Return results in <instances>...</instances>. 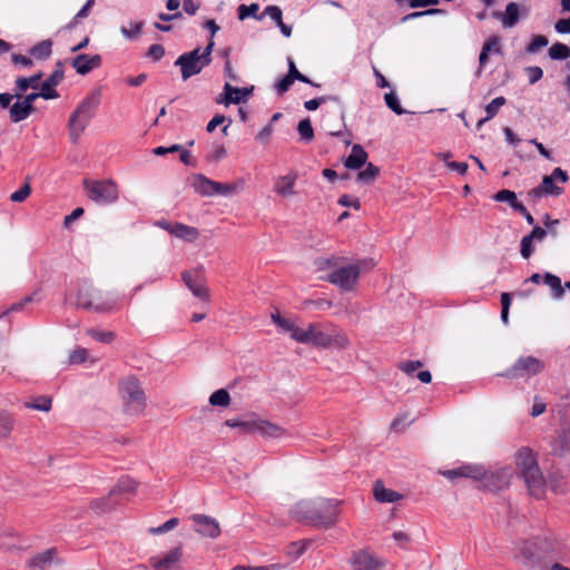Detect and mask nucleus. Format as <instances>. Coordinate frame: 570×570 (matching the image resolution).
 Segmentation results:
<instances>
[{
	"mask_svg": "<svg viewBox=\"0 0 570 570\" xmlns=\"http://www.w3.org/2000/svg\"><path fill=\"white\" fill-rule=\"evenodd\" d=\"M342 504L338 499L301 500L292 508L291 515L308 525L330 529L338 522Z\"/></svg>",
	"mask_w": 570,
	"mask_h": 570,
	"instance_id": "obj_1",
	"label": "nucleus"
},
{
	"mask_svg": "<svg viewBox=\"0 0 570 570\" xmlns=\"http://www.w3.org/2000/svg\"><path fill=\"white\" fill-rule=\"evenodd\" d=\"M314 264L317 271L327 273L322 279L335 285L342 292L356 289L361 274L360 262H348L345 257L333 255L320 257Z\"/></svg>",
	"mask_w": 570,
	"mask_h": 570,
	"instance_id": "obj_2",
	"label": "nucleus"
},
{
	"mask_svg": "<svg viewBox=\"0 0 570 570\" xmlns=\"http://www.w3.org/2000/svg\"><path fill=\"white\" fill-rule=\"evenodd\" d=\"M515 463L529 493L535 498L542 497L546 481L532 450L529 448L520 449L515 456Z\"/></svg>",
	"mask_w": 570,
	"mask_h": 570,
	"instance_id": "obj_3",
	"label": "nucleus"
},
{
	"mask_svg": "<svg viewBox=\"0 0 570 570\" xmlns=\"http://www.w3.org/2000/svg\"><path fill=\"white\" fill-rule=\"evenodd\" d=\"M100 101V94L95 91L88 95L72 111L68 120L70 141L76 145L95 116Z\"/></svg>",
	"mask_w": 570,
	"mask_h": 570,
	"instance_id": "obj_4",
	"label": "nucleus"
},
{
	"mask_svg": "<svg viewBox=\"0 0 570 570\" xmlns=\"http://www.w3.org/2000/svg\"><path fill=\"white\" fill-rule=\"evenodd\" d=\"M125 410L131 415H139L146 407V395L139 380L129 375L124 377L119 384Z\"/></svg>",
	"mask_w": 570,
	"mask_h": 570,
	"instance_id": "obj_5",
	"label": "nucleus"
},
{
	"mask_svg": "<svg viewBox=\"0 0 570 570\" xmlns=\"http://www.w3.org/2000/svg\"><path fill=\"white\" fill-rule=\"evenodd\" d=\"M77 305L95 313L107 314L116 308V299L100 289L83 286L77 294Z\"/></svg>",
	"mask_w": 570,
	"mask_h": 570,
	"instance_id": "obj_6",
	"label": "nucleus"
},
{
	"mask_svg": "<svg viewBox=\"0 0 570 570\" xmlns=\"http://www.w3.org/2000/svg\"><path fill=\"white\" fill-rule=\"evenodd\" d=\"M213 47L214 42L210 41L203 51H200V48H196L193 51L183 53L178 57L175 65L180 67L183 80H187L190 77L198 75L206 66L209 65Z\"/></svg>",
	"mask_w": 570,
	"mask_h": 570,
	"instance_id": "obj_7",
	"label": "nucleus"
},
{
	"mask_svg": "<svg viewBox=\"0 0 570 570\" xmlns=\"http://www.w3.org/2000/svg\"><path fill=\"white\" fill-rule=\"evenodd\" d=\"M82 185L86 190L87 197L96 204H114L117 202L119 197L118 186L111 179H83Z\"/></svg>",
	"mask_w": 570,
	"mask_h": 570,
	"instance_id": "obj_8",
	"label": "nucleus"
},
{
	"mask_svg": "<svg viewBox=\"0 0 570 570\" xmlns=\"http://www.w3.org/2000/svg\"><path fill=\"white\" fill-rule=\"evenodd\" d=\"M544 370V363L534 356H521L500 375L507 379H529Z\"/></svg>",
	"mask_w": 570,
	"mask_h": 570,
	"instance_id": "obj_9",
	"label": "nucleus"
},
{
	"mask_svg": "<svg viewBox=\"0 0 570 570\" xmlns=\"http://www.w3.org/2000/svg\"><path fill=\"white\" fill-rule=\"evenodd\" d=\"M348 562L353 570H383L386 566V560L368 549L354 551Z\"/></svg>",
	"mask_w": 570,
	"mask_h": 570,
	"instance_id": "obj_10",
	"label": "nucleus"
},
{
	"mask_svg": "<svg viewBox=\"0 0 570 570\" xmlns=\"http://www.w3.org/2000/svg\"><path fill=\"white\" fill-rule=\"evenodd\" d=\"M181 279L194 296L202 301L209 299V289L206 286L203 267L183 272Z\"/></svg>",
	"mask_w": 570,
	"mask_h": 570,
	"instance_id": "obj_11",
	"label": "nucleus"
},
{
	"mask_svg": "<svg viewBox=\"0 0 570 570\" xmlns=\"http://www.w3.org/2000/svg\"><path fill=\"white\" fill-rule=\"evenodd\" d=\"M183 556V548L178 546L164 554L151 557L149 566L153 570H181Z\"/></svg>",
	"mask_w": 570,
	"mask_h": 570,
	"instance_id": "obj_12",
	"label": "nucleus"
},
{
	"mask_svg": "<svg viewBox=\"0 0 570 570\" xmlns=\"http://www.w3.org/2000/svg\"><path fill=\"white\" fill-rule=\"evenodd\" d=\"M189 519L195 524L194 530L202 537L216 539L220 535V527L216 519L205 514H193Z\"/></svg>",
	"mask_w": 570,
	"mask_h": 570,
	"instance_id": "obj_13",
	"label": "nucleus"
},
{
	"mask_svg": "<svg viewBox=\"0 0 570 570\" xmlns=\"http://www.w3.org/2000/svg\"><path fill=\"white\" fill-rule=\"evenodd\" d=\"M443 475L449 480H454L456 478H468L472 480H481L485 478L487 472L483 465L479 464H465L461 465L456 469L446 470L443 472Z\"/></svg>",
	"mask_w": 570,
	"mask_h": 570,
	"instance_id": "obj_14",
	"label": "nucleus"
},
{
	"mask_svg": "<svg viewBox=\"0 0 570 570\" xmlns=\"http://www.w3.org/2000/svg\"><path fill=\"white\" fill-rule=\"evenodd\" d=\"M569 179L568 174L562 170L560 167H557L552 170L551 175L544 176L540 184L544 195H553L559 196L562 194L563 188L557 186L554 180H559L561 183H567Z\"/></svg>",
	"mask_w": 570,
	"mask_h": 570,
	"instance_id": "obj_15",
	"label": "nucleus"
},
{
	"mask_svg": "<svg viewBox=\"0 0 570 570\" xmlns=\"http://www.w3.org/2000/svg\"><path fill=\"white\" fill-rule=\"evenodd\" d=\"M63 78V70L61 68V62L57 63V69L41 83L40 86V95L43 99H55L58 97V92L55 87L59 85V82Z\"/></svg>",
	"mask_w": 570,
	"mask_h": 570,
	"instance_id": "obj_16",
	"label": "nucleus"
},
{
	"mask_svg": "<svg viewBox=\"0 0 570 570\" xmlns=\"http://www.w3.org/2000/svg\"><path fill=\"white\" fill-rule=\"evenodd\" d=\"M101 65V57L99 55H85L80 53L76 56L72 61L71 66L76 69V71L79 75H87L91 70L100 67Z\"/></svg>",
	"mask_w": 570,
	"mask_h": 570,
	"instance_id": "obj_17",
	"label": "nucleus"
},
{
	"mask_svg": "<svg viewBox=\"0 0 570 570\" xmlns=\"http://www.w3.org/2000/svg\"><path fill=\"white\" fill-rule=\"evenodd\" d=\"M306 338H307V341L305 344H312L314 346L322 347V348L331 347V341L328 338V334L323 332L322 326L318 323H311L307 326Z\"/></svg>",
	"mask_w": 570,
	"mask_h": 570,
	"instance_id": "obj_18",
	"label": "nucleus"
},
{
	"mask_svg": "<svg viewBox=\"0 0 570 570\" xmlns=\"http://www.w3.org/2000/svg\"><path fill=\"white\" fill-rule=\"evenodd\" d=\"M500 39L498 37H491L489 38L481 49L480 56H479V68L475 71V76L480 77L482 73V70L487 66L489 61V56L491 52L500 53Z\"/></svg>",
	"mask_w": 570,
	"mask_h": 570,
	"instance_id": "obj_19",
	"label": "nucleus"
},
{
	"mask_svg": "<svg viewBox=\"0 0 570 570\" xmlns=\"http://www.w3.org/2000/svg\"><path fill=\"white\" fill-rule=\"evenodd\" d=\"M513 476L511 468H503L487 478V485L492 490H501L507 488Z\"/></svg>",
	"mask_w": 570,
	"mask_h": 570,
	"instance_id": "obj_20",
	"label": "nucleus"
},
{
	"mask_svg": "<svg viewBox=\"0 0 570 570\" xmlns=\"http://www.w3.org/2000/svg\"><path fill=\"white\" fill-rule=\"evenodd\" d=\"M373 495L376 501L382 503H393L403 498V495L394 490L384 487L383 482L377 480L373 485Z\"/></svg>",
	"mask_w": 570,
	"mask_h": 570,
	"instance_id": "obj_21",
	"label": "nucleus"
},
{
	"mask_svg": "<svg viewBox=\"0 0 570 570\" xmlns=\"http://www.w3.org/2000/svg\"><path fill=\"white\" fill-rule=\"evenodd\" d=\"M535 546L537 543L531 540L523 542L520 547V556L523 558L524 563L529 567L538 564L543 556V553Z\"/></svg>",
	"mask_w": 570,
	"mask_h": 570,
	"instance_id": "obj_22",
	"label": "nucleus"
},
{
	"mask_svg": "<svg viewBox=\"0 0 570 570\" xmlns=\"http://www.w3.org/2000/svg\"><path fill=\"white\" fill-rule=\"evenodd\" d=\"M296 181L295 174H288L277 178L274 190L282 197H289L296 194L294 187Z\"/></svg>",
	"mask_w": 570,
	"mask_h": 570,
	"instance_id": "obj_23",
	"label": "nucleus"
},
{
	"mask_svg": "<svg viewBox=\"0 0 570 570\" xmlns=\"http://www.w3.org/2000/svg\"><path fill=\"white\" fill-rule=\"evenodd\" d=\"M367 160V153L361 145H354L352 147V153L345 159L344 166L348 169H360L362 168Z\"/></svg>",
	"mask_w": 570,
	"mask_h": 570,
	"instance_id": "obj_24",
	"label": "nucleus"
},
{
	"mask_svg": "<svg viewBox=\"0 0 570 570\" xmlns=\"http://www.w3.org/2000/svg\"><path fill=\"white\" fill-rule=\"evenodd\" d=\"M254 432H259L263 436L268 438H281L282 435H284L283 428L262 419H255Z\"/></svg>",
	"mask_w": 570,
	"mask_h": 570,
	"instance_id": "obj_25",
	"label": "nucleus"
},
{
	"mask_svg": "<svg viewBox=\"0 0 570 570\" xmlns=\"http://www.w3.org/2000/svg\"><path fill=\"white\" fill-rule=\"evenodd\" d=\"M171 235L185 242L193 243L199 237V232L196 227L181 223H174Z\"/></svg>",
	"mask_w": 570,
	"mask_h": 570,
	"instance_id": "obj_26",
	"label": "nucleus"
},
{
	"mask_svg": "<svg viewBox=\"0 0 570 570\" xmlns=\"http://www.w3.org/2000/svg\"><path fill=\"white\" fill-rule=\"evenodd\" d=\"M194 189L203 196H214L215 181L202 174H196L191 178Z\"/></svg>",
	"mask_w": 570,
	"mask_h": 570,
	"instance_id": "obj_27",
	"label": "nucleus"
},
{
	"mask_svg": "<svg viewBox=\"0 0 570 570\" xmlns=\"http://www.w3.org/2000/svg\"><path fill=\"white\" fill-rule=\"evenodd\" d=\"M42 78V72L36 73L31 77H20L16 80V88L18 92L14 95L17 98H21L22 94L27 91L29 88L37 89L39 88L40 80Z\"/></svg>",
	"mask_w": 570,
	"mask_h": 570,
	"instance_id": "obj_28",
	"label": "nucleus"
},
{
	"mask_svg": "<svg viewBox=\"0 0 570 570\" xmlns=\"http://www.w3.org/2000/svg\"><path fill=\"white\" fill-rule=\"evenodd\" d=\"M33 110L35 108L29 107L23 100L17 101L9 109L10 119L12 122H20L27 119Z\"/></svg>",
	"mask_w": 570,
	"mask_h": 570,
	"instance_id": "obj_29",
	"label": "nucleus"
},
{
	"mask_svg": "<svg viewBox=\"0 0 570 570\" xmlns=\"http://www.w3.org/2000/svg\"><path fill=\"white\" fill-rule=\"evenodd\" d=\"M327 101H334V102H336L338 105L340 116H341L342 119H344L345 109H344L342 100L337 96H322V97H318V98H314V99L305 101L304 102V107L307 110H316L322 104H325Z\"/></svg>",
	"mask_w": 570,
	"mask_h": 570,
	"instance_id": "obj_30",
	"label": "nucleus"
},
{
	"mask_svg": "<svg viewBox=\"0 0 570 570\" xmlns=\"http://www.w3.org/2000/svg\"><path fill=\"white\" fill-rule=\"evenodd\" d=\"M537 548L543 553H553L558 550V540L553 534L537 537L532 540Z\"/></svg>",
	"mask_w": 570,
	"mask_h": 570,
	"instance_id": "obj_31",
	"label": "nucleus"
},
{
	"mask_svg": "<svg viewBox=\"0 0 570 570\" xmlns=\"http://www.w3.org/2000/svg\"><path fill=\"white\" fill-rule=\"evenodd\" d=\"M243 188H244V180L238 179L237 181H235L233 184L215 181V187L213 190H214V195L228 196V195H232V194L243 190Z\"/></svg>",
	"mask_w": 570,
	"mask_h": 570,
	"instance_id": "obj_32",
	"label": "nucleus"
},
{
	"mask_svg": "<svg viewBox=\"0 0 570 570\" xmlns=\"http://www.w3.org/2000/svg\"><path fill=\"white\" fill-rule=\"evenodd\" d=\"M543 283L551 288L552 296L556 299H560V298L563 297L564 289H563V286L561 284V279L558 276H556V275H553L551 273H546L543 275Z\"/></svg>",
	"mask_w": 570,
	"mask_h": 570,
	"instance_id": "obj_33",
	"label": "nucleus"
},
{
	"mask_svg": "<svg viewBox=\"0 0 570 570\" xmlns=\"http://www.w3.org/2000/svg\"><path fill=\"white\" fill-rule=\"evenodd\" d=\"M138 483L129 478L120 479L117 484L110 490V495H120L124 493H134L137 490Z\"/></svg>",
	"mask_w": 570,
	"mask_h": 570,
	"instance_id": "obj_34",
	"label": "nucleus"
},
{
	"mask_svg": "<svg viewBox=\"0 0 570 570\" xmlns=\"http://www.w3.org/2000/svg\"><path fill=\"white\" fill-rule=\"evenodd\" d=\"M55 552V549H49L35 556L30 559L29 567L32 569H42L46 564L52 561Z\"/></svg>",
	"mask_w": 570,
	"mask_h": 570,
	"instance_id": "obj_35",
	"label": "nucleus"
},
{
	"mask_svg": "<svg viewBox=\"0 0 570 570\" xmlns=\"http://www.w3.org/2000/svg\"><path fill=\"white\" fill-rule=\"evenodd\" d=\"M13 425L12 416L8 412L0 411V440H6L10 436Z\"/></svg>",
	"mask_w": 570,
	"mask_h": 570,
	"instance_id": "obj_36",
	"label": "nucleus"
},
{
	"mask_svg": "<svg viewBox=\"0 0 570 570\" xmlns=\"http://www.w3.org/2000/svg\"><path fill=\"white\" fill-rule=\"evenodd\" d=\"M519 20V7L515 2H510L505 8V13L502 18L504 27L512 28Z\"/></svg>",
	"mask_w": 570,
	"mask_h": 570,
	"instance_id": "obj_37",
	"label": "nucleus"
},
{
	"mask_svg": "<svg viewBox=\"0 0 570 570\" xmlns=\"http://www.w3.org/2000/svg\"><path fill=\"white\" fill-rule=\"evenodd\" d=\"M209 404L213 406L227 407L230 404V395L227 390L219 389L209 396Z\"/></svg>",
	"mask_w": 570,
	"mask_h": 570,
	"instance_id": "obj_38",
	"label": "nucleus"
},
{
	"mask_svg": "<svg viewBox=\"0 0 570 570\" xmlns=\"http://www.w3.org/2000/svg\"><path fill=\"white\" fill-rule=\"evenodd\" d=\"M115 495L108 494L106 498L94 500L90 503V508L95 510L96 512H107L115 508L117 502L114 500Z\"/></svg>",
	"mask_w": 570,
	"mask_h": 570,
	"instance_id": "obj_39",
	"label": "nucleus"
},
{
	"mask_svg": "<svg viewBox=\"0 0 570 570\" xmlns=\"http://www.w3.org/2000/svg\"><path fill=\"white\" fill-rule=\"evenodd\" d=\"M380 175V168L372 163L366 165V168L357 174V180L365 184L373 183Z\"/></svg>",
	"mask_w": 570,
	"mask_h": 570,
	"instance_id": "obj_40",
	"label": "nucleus"
},
{
	"mask_svg": "<svg viewBox=\"0 0 570 570\" xmlns=\"http://www.w3.org/2000/svg\"><path fill=\"white\" fill-rule=\"evenodd\" d=\"M52 400L47 395H40L32 399L30 402H26V407L48 412L51 409Z\"/></svg>",
	"mask_w": 570,
	"mask_h": 570,
	"instance_id": "obj_41",
	"label": "nucleus"
},
{
	"mask_svg": "<svg viewBox=\"0 0 570 570\" xmlns=\"http://www.w3.org/2000/svg\"><path fill=\"white\" fill-rule=\"evenodd\" d=\"M297 132L301 137V140L304 142H311L314 139V129L308 118L298 122Z\"/></svg>",
	"mask_w": 570,
	"mask_h": 570,
	"instance_id": "obj_42",
	"label": "nucleus"
},
{
	"mask_svg": "<svg viewBox=\"0 0 570 570\" xmlns=\"http://www.w3.org/2000/svg\"><path fill=\"white\" fill-rule=\"evenodd\" d=\"M86 334L88 336L92 337L94 340L101 342V343H106V344L114 342V340L116 338V333L112 331H100L97 328H88L86 331Z\"/></svg>",
	"mask_w": 570,
	"mask_h": 570,
	"instance_id": "obj_43",
	"label": "nucleus"
},
{
	"mask_svg": "<svg viewBox=\"0 0 570 570\" xmlns=\"http://www.w3.org/2000/svg\"><path fill=\"white\" fill-rule=\"evenodd\" d=\"M311 541L309 540H303V541H294L287 544L286 547V554L297 559L301 557L306 549L308 548Z\"/></svg>",
	"mask_w": 570,
	"mask_h": 570,
	"instance_id": "obj_44",
	"label": "nucleus"
},
{
	"mask_svg": "<svg viewBox=\"0 0 570 570\" xmlns=\"http://www.w3.org/2000/svg\"><path fill=\"white\" fill-rule=\"evenodd\" d=\"M328 338L331 341V347L346 348L350 346V338L343 331L334 330L332 334H328Z\"/></svg>",
	"mask_w": 570,
	"mask_h": 570,
	"instance_id": "obj_45",
	"label": "nucleus"
},
{
	"mask_svg": "<svg viewBox=\"0 0 570 570\" xmlns=\"http://www.w3.org/2000/svg\"><path fill=\"white\" fill-rule=\"evenodd\" d=\"M549 56L554 60H564L570 57V48L563 43L557 42L549 49Z\"/></svg>",
	"mask_w": 570,
	"mask_h": 570,
	"instance_id": "obj_46",
	"label": "nucleus"
},
{
	"mask_svg": "<svg viewBox=\"0 0 570 570\" xmlns=\"http://www.w3.org/2000/svg\"><path fill=\"white\" fill-rule=\"evenodd\" d=\"M51 47L52 42L50 40H43L32 47L31 55L35 56L38 59H45L48 58L51 53Z\"/></svg>",
	"mask_w": 570,
	"mask_h": 570,
	"instance_id": "obj_47",
	"label": "nucleus"
},
{
	"mask_svg": "<svg viewBox=\"0 0 570 570\" xmlns=\"http://www.w3.org/2000/svg\"><path fill=\"white\" fill-rule=\"evenodd\" d=\"M384 100L386 106L396 115H403L406 112V110L402 108L400 100L394 91L385 94Z\"/></svg>",
	"mask_w": 570,
	"mask_h": 570,
	"instance_id": "obj_48",
	"label": "nucleus"
},
{
	"mask_svg": "<svg viewBox=\"0 0 570 570\" xmlns=\"http://www.w3.org/2000/svg\"><path fill=\"white\" fill-rule=\"evenodd\" d=\"M224 91L229 94V96L237 97L239 104L246 100V97L252 92V89L234 87L229 82H226L224 86Z\"/></svg>",
	"mask_w": 570,
	"mask_h": 570,
	"instance_id": "obj_49",
	"label": "nucleus"
},
{
	"mask_svg": "<svg viewBox=\"0 0 570 570\" xmlns=\"http://www.w3.org/2000/svg\"><path fill=\"white\" fill-rule=\"evenodd\" d=\"M226 120H227V125L223 127L222 131L225 135H227V129H228L229 125L232 124V119L226 118L224 115H220V114H217L212 118V120L206 126V130L208 132H213L217 126L224 124Z\"/></svg>",
	"mask_w": 570,
	"mask_h": 570,
	"instance_id": "obj_50",
	"label": "nucleus"
},
{
	"mask_svg": "<svg viewBox=\"0 0 570 570\" xmlns=\"http://www.w3.org/2000/svg\"><path fill=\"white\" fill-rule=\"evenodd\" d=\"M507 102L505 98L500 96L494 98L491 102L485 106L487 119L495 117L502 106Z\"/></svg>",
	"mask_w": 570,
	"mask_h": 570,
	"instance_id": "obj_51",
	"label": "nucleus"
},
{
	"mask_svg": "<svg viewBox=\"0 0 570 570\" xmlns=\"http://www.w3.org/2000/svg\"><path fill=\"white\" fill-rule=\"evenodd\" d=\"M497 202H507L514 209L515 204H521L518 202L517 194L509 189H502L498 191L494 197Z\"/></svg>",
	"mask_w": 570,
	"mask_h": 570,
	"instance_id": "obj_52",
	"label": "nucleus"
},
{
	"mask_svg": "<svg viewBox=\"0 0 570 570\" xmlns=\"http://www.w3.org/2000/svg\"><path fill=\"white\" fill-rule=\"evenodd\" d=\"M225 425L229 428H238L245 432H254L255 430V419L247 421H237V420H226Z\"/></svg>",
	"mask_w": 570,
	"mask_h": 570,
	"instance_id": "obj_53",
	"label": "nucleus"
},
{
	"mask_svg": "<svg viewBox=\"0 0 570 570\" xmlns=\"http://www.w3.org/2000/svg\"><path fill=\"white\" fill-rule=\"evenodd\" d=\"M178 523H179V520L177 518H171V519L167 520L165 523H163L161 525L150 528L148 531L151 534H163V533H166V532L175 529L178 525Z\"/></svg>",
	"mask_w": 570,
	"mask_h": 570,
	"instance_id": "obj_54",
	"label": "nucleus"
},
{
	"mask_svg": "<svg viewBox=\"0 0 570 570\" xmlns=\"http://www.w3.org/2000/svg\"><path fill=\"white\" fill-rule=\"evenodd\" d=\"M30 194L31 187L29 183H26L20 189L11 194L10 199L14 203H22L30 196Z\"/></svg>",
	"mask_w": 570,
	"mask_h": 570,
	"instance_id": "obj_55",
	"label": "nucleus"
},
{
	"mask_svg": "<svg viewBox=\"0 0 570 570\" xmlns=\"http://www.w3.org/2000/svg\"><path fill=\"white\" fill-rule=\"evenodd\" d=\"M131 28L128 29L126 27H121L120 28V32L124 35V37H126L127 39H134L136 38L140 32H141V29H142V26H144V22L142 21H138V22H131L130 23Z\"/></svg>",
	"mask_w": 570,
	"mask_h": 570,
	"instance_id": "obj_56",
	"label": "nucleus"
},
{
	"mask_svg": "<svg viewBox=\"0 0 570 570\" xmlns=\"http://www.w3.org/2000/svg\"><path fill=\"white\" fill-rule=\"evenodd\" d=\"M257 3H252L250 6L240 4L238 7V19L244 20L245 18L253 16L256 18V12L258 10ZM257 19H262V17H257Z\"/></svg>",
	"mask_w": 570,
	"mask_h": 570,
	"instance_id": "obj_57",
	"label": "nucleus"
},
{
	"mask_svg": "<svg viewBox=\"0 0 570 570\" xmlns=\"http://www.w3.org/2000/svg\"><path fill=\"white\" fill-rule=\"evenodd\" d=\"M548 45V39L544 36L538 35L535 36L531 42L527 46V51L529 53H533L539 49L546 47Z\"/></svg>",
	"mask_w": 570,
	"mask_h": 570,
	"instance_id": "obj_58",
	"label": "nucleus"
},
{
	"mask_svg": "<svg viewBox=\"0 0 570 570\" xmlns=\"http://www.w3.org/2000/svg\"><path fill=\"white\" fill-rule=\"evenodd\" d=\"M422 366L423 364L421 361H405L399 364V368L410 376H412L415 371Z\"/></svg>",
	"mask_w": 570,
	"mask_h": 570,
	"instance_id": "obj_59",
	"label": "nucleus"
},
{
	"mask_svg": "<svg viewBox=\"0 0 570 570\" xmlns=\"http://www.w3.org/2000/svg\"><path fill=\"white\" fill-rule=\"evenodd\" d=\"M88 357V351L83 347H78L69 354L70 364L83 363Z\"/></svg>",
	"mask_w": 570,
	"mask_h": 570,
	"instance_id": "obj_60",
	"label": "nucleus"
},
{
	"mask_svg": "<svg viewBox=\"0 0 570 570\" xmlns=\"http://www.w3.org/2000/svg\"><path fill=\"white\" fill-rule=\"evenodd\" d=\"M443 12L444 11L441 10V9H428L425 11H415V12H412V13H409V14L404 16L402 18V21L414 20V19L421 18L423 16H434V14H440V13H443Z\"/></svg>",
	"mask_w": 570,
	"mask_h": 570,
	"instance_id": "obj_61",
	"label": "nucleus"
},
{
	"mask_svg": "<svg viewBox=\"0 0 570 570\" xmlns=\"http://www.w3.org/2000/svg\"><path fill=\"white\" fill-rule=\"evenodd\" d=\"M533 239L527 235L521 239L520 254L523 258H529L533 252L532 247Z\"/></svg>",
	"mask_w": 570,
	"mask_h": 570,
	"instance_id": "obj_62",
	"label": "nucleus"
},
{
	"mask_svg": "<svg viewBox=\"0 0 570 570\" xmlns=\"http://www.w3.org/2000/svg\"><path fill=\"white\" fill-rule=\"evenodd\" d=\"M340 205L344 206V207H353L355 209H360L361 207V203L357 198L355 197H352L350 195H343L338 198V202H337Z\"/></svg>",
	"mask_w": 570,
	"mask_h": 570,
	"instance_id": "obj_63",
	"label": "nucleus"
},
{
	"mask_svg": "<svg viewBox=\"0 0 570 570\" xmlns=\"http://www.w3.org/2000/svg\"><path fill=\"white\" fill-rule=\"evenodd\" d=\"M165 55V49L161 45H151L148 49L147 56L155 61L160 60Z\"/></svg>",
	"mask_w": 570,
	"mask_h": 570,
	"instance_id": "obj_64",
	"label": "nucleus"
}]
</instances>
